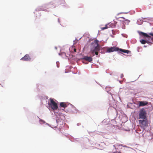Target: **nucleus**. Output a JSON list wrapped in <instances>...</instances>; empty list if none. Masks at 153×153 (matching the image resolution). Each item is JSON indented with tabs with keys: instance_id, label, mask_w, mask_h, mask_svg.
Segmentation results:
<instances>
[{
	"instance_id": "1",
	"label": "nucleus",
	"mask_w": 153,
	"mask_h": 153,
	"mask_svg": "<svg viewBox=\"0 0 153 153\" xmlns=\"http://www.w3.org/2000/svg\"><path fill=\"white\" fill-rule=\"evenodd\" d=\"M99 41L95 40L94 42L92 43L91 45V50L90 53L92 54V56H94V52L100 50V47L98 43Z\"/></svg>"
},
{
	"instance_id": "2",
	"label": "nucleus",
	"mask_w": 153,
	"mask_h": 153,
	"mask_svg": "<svg viewBox=\"0 0 153 153\" xmlns=\"http://www.w3.org/2000/svg\"><path fill=\"white\" fill-rule=\"evenodd\" d=\"M60 105L61 107L65 108V110L68 113H73L75 112V108L71 104L61 102L60 103Z\"/></svg>"
},
{
	"instance_id": "3",
	"label": "nucleus",
	"mask_w": 153,
	"mask_h": 153,
	"mask_svg": "<svg viewBox=\"0 0 153 153\" xmlns=\"http://www.w3.org/2000/svg\"><path fill=\"white\" fill-rule=\"evenodd\" d=\"M114 146L116 149L117 150L116 152H114V153H128V152L129 148L127 147H122L121 145H119L117 146Z\"/></svg>"
},
{
	"instance_id": "4",
	"label": "nucleus",
	"mask_w": 153,
	"mask_h": 153,
	"mask_svg": "<svg viewBox=\"0 0 153 153\" xmlns=\"http://www.w3.org/2000/svg\"><path fill=\"white\" fill-rule=\"evenodd\" d=\"M54 99L50 98V102L48 103V105L51 106L53 110H56L58 108V105L56 103L54 100Z\"/></svg>"
},
{
	"instance_id": "5",
	"label": "nucleus",
	"mask_w": 153,
	"mask_h": 153,
	"mask_svg": "<svg viewBox=\"0 0 153 153\" xmlns=\"http://www.w3.org/2000/svg\"><path fill=\"white\" fill-rule=\"evenodd\" d=\"M147 113L145 110L142 108L140 109L139 113V118L145 119L146 118Z\"/></svg>"
},
{
	"instance_id": "6",
	"label": "nucleus",
	"mask_w": 153,
	"mask_h": 153,
	"mask_svg": "<svg viewBox=\"0 0 153 153\" xmlns=\"http://www.w3.org/2000/svg\"><path fill=\"white\" fill-rule=\"evenodd\" d=\"M139 122L140 124L143 127L147 126H148V120L147 118L143 120H139Z\"/></svg>"
},
{
	"instance_id": "7",
	"label": "nucleus",
	"mask_w": 153,
	"mask_h": 153,
	"mask_svg": "<svg viewBox=\"0 0 153 153\" xmlns=\"http://www.w3.org/2000/svg\"><path fill=\"white\" fill-rule=\"evenodd\" d=\"M141 34L144 37H146L147 38V40H148L149 42H150V43H151V41H152V38L151 37V36H149L148 35L147 33H144L143 32H141Z\"/></svg>"
},
{
	"instance_id": "8",
	"label": "nucleus",
	"mask_w": 153,
	"mask_h": 153,
	"mask_svg": "<svg viewBox=\"0 0 153 153\" xmlns=\"http://www.w3.org/2000/svg\"><path fill=\"white\" fill-rule=\"evenodd\" d=\"M119 48L116 47H111L108 48L107 51L108 52H111L114 51H118Z\"/></svg>"
},
{
	"instance_id": "9",
	"label": "nucleus",
	"mask_w": 153,
	"mask_h": 153,
	"mask_svg": "<svg viewBox=\"0 0 153 153\" xmlns=\"http://www.w3.org/2000/svg\"><path fill=\"white\" fill-rule=\"evenodd\" d=\"M92 56V54H91L90 56H84L82 59L90 62L92 61V58L91 57Z\"/></svg>"
},
{
	"instance_id": "10",
	"label": "nucleus",
	"mask_w": 153,
	"mask_h": 153,
	"mask_svg": "<svg viewBox=\"0 0 153 153\" xmlns=\"http://www.w3.org/2000/svg\"><path fill=\"white\" fill-rule=\"evenodd\" d=\"M30 58L28 54L26 55L24 57L22 58L21 60L23 61H30Z\"/></svg>"
},
{
	"instance_id": "11",
	"label": "nucleus",
	"mask_w": 153,
	"mask_h": 153,
	"mask_svg": "<svg viewBox=\"0 0 153 153\" xmlns=\"http://www.w3.org/2000/svg\"><path fill=\"white\" fill-rule=\"evenodd\" d=\"M139 107L144 106L148 104V102L146 101H139Z\"/></svg>"
},
{
	"instance_id": "12",
	"label": "nucleus",
	"mask_w": 153,
	"mask_h": 153,
	"mask_svg": "<svg viewBox=\"0 0 153 153\" xmlns=\"http://www.w3.org/2000/svg\"><path fill=\"white\" fill-rule=\"evenodd\" d=\"M140 42L142 44H145L146 43H150V42H149V41L148 40H143V39L141 40H140Z\"/></svg>"
},
{
	"instance_id": "13",
	"label": "nucleus",
	"mask_w": 153,
	"mask_h": 153,
	"mask_svg": "<svg viewBox=\"0 0 153 153\" xmlns=\"http://www.w3.org/2000/svg\"><path fill=\"white\" fill-rule=\"evenodd\" d=\"M58 3L59 4H64L65 3V1L64 0H58Z\"/></svg>"
},
{
	"instance_id": "14",
	"label": "nucleus",
	"mask_w": 153,
	"mask_h": 153,
	"mask_svg": "<svg viewBox=\"0 0 153 153\" xmlns=\"http://www.w3.org/2000/svg\"><path fill=\"white\" fill-rule=\"evenodd\" d=\"M120 51L125 53H129L130 52V51L128 50H123L122 49H119Z\"/></svg>"
},
{
	"instance_id": "15",
	"label": "nucleus",
	"mask_w": 153,
	"mask_h": 153,
	"mask_svg": "<svg viewBox=\"0 0 153 153\" xmlns=\"http://www.w3.org/2000/svg\"><path fill=\"white\" fill-rule=\"evenodd\" d=\"M107 25H108L109 28L110 27L111 28H114L115 27V25H114V24H113V23H109L107 24Z\"/></svg>"
},
{
	"instance_id": "16",
	"label": "nucleus",
	"mask_w": 153,
	"mask_h": 153,
	"mask_svg": "<svg viewBox=\"0 0 153 153\" xmlns=\"http://www.w3.org/2000/svg\"><path fill=\"white\" fill-rule=\"evenodd\" d=\"M109 28V27L108 26V25H105V26L104 27H101V30H104L105 29H107Z\"/></svg>"
},
{
	"instance_id": "17",
	"label": "nucleus",
	"mask_w": 153,
	"mask_h": 153,
	"mask_svg": "<svg viewBox=\"0 0 153 153\" xmlns=\"http://www.w3.org/2000/svg\"><path fill=\"white\" fill-rule=\"evenodd\" d=\"M129 22V21L128 20H126L125 21L123 22H122V25H124V23H127L128 24Z\"/></svg>"
},
{
	"instance_id": "18",
	"label": "nucleus",
	"mask_w": 153,
	"mask_h": 153,
	"mask_svg": "<svg viewBox=\"0 0 153 153\" xmlns=\"http://www.w3.org/2000/svg\"><path fill=\"white\" fill-rule=\"evenodd\" d=\"M97 51L94 52V53H95L96 55H98V51Z\"/></svg>"
},
{
	"instance_id": "19",
	"label": "nucleus",
	"mask_w": 153,
	"mask_h": 153,
	"mask_svg": "<svg viewBox=\"0 0 153 153\" xmlns=\"http://www.w3.org/2000/svg\"><path fill=\"white\" fill-rule=\"evenodd\" d=\"M123 74H121L120 75V77L121 78H122L123 77Z\"/></svg>"
},
{
	"instance_id": "20",
	"label": "nucleus",
	"mask_w": 153,
	"mask_h": 153,
	"mask_svg": "<svg viewBox=\"0 0 153 153\" xmlns=\"http://www.w3.org/2000/svg\"><path fill=\"white\" fill-rule=\"evenodd\" d=\"M74 52H76V49L75 48H74Z\"/></svg>"
},
{
	"instance_id": "21",
	"label": "nucleus",
	"mask_w": 153,
	"mask_h": 153,
	"mask_svg": "<svg viewBox=\"0 0 153 153\" xmlns=\"http://www.w3.org/2000/svg\"><path fill=\"white\" fill-rule=\"evenodd\" d=\"M50 4H51V5H53V4H54L53 3H50Z\"/></svg>"
},
{
	"instance_id": "22",
	"label": "nucleus",
	"mask_w": 153,
	"mask_h": 153,
	"mask_svg": "<svg viewBox=\"0 0 153 153\" xmlns=\"http://www.w3.org/2000/svg\"><path fill=\"white\" fill-rule=\"evenodd\" d=\"M123 28L124 29L125 28V26H124V27H123Z\"/></svg>"
},
{
	"instance_id": "23",
	"label": "nucleus",
	"mask_w": 153,
	"mask_h": 153,
	"mask_svg": "<svg viewBox=\"0 0 153 153\" xmlns=\"http://www.w3.org/2000/svg\"><path fill=\"white\" fill-rule=\"evenodd\" d=\"M56 7V6H54V7Z\"/></svg>"
}]
</instances>
